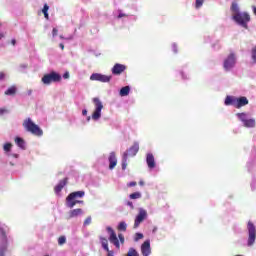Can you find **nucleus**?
I'll return each instance as SVG.
<instances>
[{
  "label": "nucleus",
  "instance_id": "nucleus-14",
  "mask_svg": "<svg viewBox=\"0 0 256 256\" xmlns=\"http://www.w3.org/2000/svg\"><path fill=\"white\" fill-rule=\"evenodd\" d=\"M141 253H142L143 256L151 255V242H149V240L145 241L141 245Z\"/></svg>",
  "mask_w": 256,
  "mask_h": 256
},
{
  "label": "nucleus",
  "instance_id": "nucleus-35",
  "mask_svg": "<svg viewBox=\"0 0 256 256\" xmlns=\"http://www.w3.org/2000/svg\"><path fill=\"white\" fill-rule=\"evenodd\" d=\"M11 147H13V144H11V143H6V144H4L3 149H4V151H5L6 153H9V151H11Z\"/></svg>",
  "mask_w": 256,
  "mask_h": 256
},
{
  "label": "nucleus",
  "instance_id": "nucleus-31",
  "mask_svg": "<svg viewBox=\"0 0 256 256\" xmlns=\"http://www.w3.org/2000/svg\"><path fill=\"white\" fill-rule=\"evenodd\" d=\"M117 229H118V231H127V223L120 222Z\"/></svg>",
  "mask_w": 256,
  "mask_h": 256
},
{
  "label": "nucleus",
  "instance_id": "nucleus-51",
  "mask_svg": "<svg viewBox=\"0 0 256 256\" xmlns=\"http://www.w3.org/2000/svg\"><path fill=\"white\" fill-rule=\"evenodd\" d=\"M74 202H76L77 205V203H83V200H74Z\"/></svg>",
  "mask_w": 256,
  "mask_h": 256
},
{
  "label": "nucleus",
  "instance_id": "nucleus-30",
  "mask_svg": "<svg viewBox=\"0 0 256 256\" xmlns=\"http://www.w3.org/2000/svg\"><path fill=\"white\" fill-rule=\"evenodd\" d=\"M142 194L141 192H134L129 195V199H141Z\"/></svg>",
  "mask_w": 256,
  "mask_h": 256
},
{
  "label": "nucleus",
  "instance_id": "nucleus-46",
  "mask_svg": "<svg viewBox=\"0 0 256 256\" xmlns=\"http://www.w3.org/2000/svg\"><path fill=\"white\" fill-rule=\"evenodd\" d=\"M107 253H108L107 256H114L113 251L109 250V248H108Z\"/></svg>",
  "mask_w": 256,
  "mask_h": 256
},
{
  "label": "nucleus",
  "instance_id": "nucleus-17",
  "mask_svg": "<svg viewBox=\"0 0 256 256\" xmlns=\"http://www.w3.org/2000/svg\"><path fill=\"white\" fill-rule=\"evenodd\" d=\"M146 163L149 169H155V156L153 154H147Z\"/></svg>",
  "mask_w": 256,
  "mask_h": 256
},
{
  "label": "nucleus",
  "instance_id": "nucleus-16",
  "mask_svg": "<svg viewBox=\"0 0 256 256\" xmlns=\"http://www.w3.org/2000/svg\"><path fill=\"white\" fill-rule=\"evenodd\" d=\"M108 161L110 170H113L115 167H117V156H115V152L110 153Z\"/></svg>",
  "mask_w": 256,
  "mask_h": 256
},
{
  "label": "nucleus",
  "instance_id": "nucleus-43",
  "mask_svg": "<svg viewBox=\"0 0 256 256\" xmlns=\"http://www.w3.org/2000/svg\"><path fill=\"white\" fill-rule=\"evenodd\" d=\"M122 17H127V14H125V13H120V14L118 15V19H122Z\"/></svg>",
  "mask_w": 256,
  "mask_h": 256
},
{
  "label": "nucleus",
  "instance_id": "nucleus-28",
  "mask_svg": "<svg viewBox=\"0 0 256 256\" xmlns=\"http://www.w3.org/2000/svg\"><path fill=\"white\" fill-rule=\"evenodd\" d=\"M42 13H43L45 19H49V5L44 4V7L42 9Z\"/></svg>",
  "mask_w": 256,
  "mask_h": 256
},
{
  "label": "nucleus",
  "instance_id": "nucleus-24",
  "mask_svg": "<svg viewBox=\"0 0 256 256\" xmlns=\"http://www.w3.org/2000/svg\"><path fill=\"white\" fill-rule=\"evenodd\" d=\"M230 9L233 15L241 14V12L239 11V5H237V2H233Z\"/></svg>",
  "mask_w": 256,
  "mask_h": 256
},
{
  "label": "nucleus",
  "instance_id": "nucleus-33",
  "mask_svg": "<svg viewBox=\"0 0 256 256\" xmlns=\"http://www.w3.org/2000/svg\"><path fill=\"white\" fill-rule=\"evenodd\" d=\"M67 243V238L65 236H60L58 238V245H65Z\"/></svg>",
  "mask_w": 256,
  "mask_h": 256
},
{
  "label": "nucleus",
  "instance_id": "nucleus-32",
  "mask_svg": "<svg viewBox=\"0 0 256 256\" xmlns=\"http://www.w3.org/2000/svg\"><path fill=\"white\" fill-rule=\"evenodd\" d=\"M127 256H139V252H137V250H135V248H130L128 250Z\"/></svg>",
  "mask_w": 256,
  "mask_h": 256
},
{
  "label": "nucleus",
  "instance_id": "nucleus-25",
  "mask_svg": "<svg viewBox=\"0 0 256 256\" xmlns=\"http://www.w3.org/2000/svg\"><path fill=\"white\" fill-rule=\"evenodd\" d=\"M244 127H247V128H253L255 127V119L251 118V119H247L245 122H244Z\"/></svg>",
  "mask_w": 256,
  "mask_h": 256
},
{
  "label": "nucleus",
  "instance_id": "nucleus-42",
  "mask_svg": "<svg viewBox=\"0 0 256 256\" xmlns=\"http://www.w3.org/2000/svg\"><path fill=\"white\" fill-rule=\"evenodd\" d=\"M137 185V182L133 181L128 183V187H135Z\"/></svg>",
  "mask_w": 256,
  "mask_h": 256
},
{
  "label": "nucleus",
  "instance_id": "nucleus-21",
  "mask_svg": "<svg viewBox=\"0 0 256 256\" xmlns=\"http://www.w3.org/2000/svg\"><path fill=\"white\" fill-rule=\"evenodd\" d=\"M100 242H101V245L103 247V250L104 251H109V241L107 240V238L101 236L100 237Z\"/></svg>",
  "mask_w": 256,
  "mask_h": 256
},
{
  "label": "nucleus",
  "instance_id": "nucleus-2",
  "mask_svg": "<svg viewBox=\"0 0 256 256\" xmlns=\"http://www.w3.org/2000/svg\"><path fill=\"white\" fill-rule=\"evenodd\" d=\"M233 21L243 27L244 29H249V21H251V15L247 12H240V14H233L232 15Z\"/></svg>",
  "mask_w": 256,
  "mask_h": 256
},
{
  "label": "nucleus",
  "instance_id": "nucleus-4",
  "mask_svg": "<svg viewBox=\"0 0 256 256\" xmlns=\"http://www.w3.org/2000/svg\"><path fill=\"white\" fill-rule=\"evenodd\" d=\"M83 197H85V191H76L70 193L66 198L67 207L73 209V207L77 205L75 199H81Z\"/></svg>",
  "mask_w": 256,
  "mask_h": 256
},
{
  "label": "nucleus",
  "instance_id": "nucleus-5",
  "mask_svg": "<svg viewBox=\"0 0 256 256\" xmlns=\"http://www.w3.org/2000/svg\"><path fill=\"white\" fill-rule=\"evenodd\" d=\"M247 229H248V247H251L255 244V239H256L255 224L249 221L247 225Z\"/></svg>",
  "mask_w": 256,
  "mask_h": 256
},
{
  "label": "nucleus",
  "instance_id": "nucleus-54",
  "mask_svg": "<svg viewBox=\"0 0 256 256\" xmlns=\"http://www.w3.org/2000/svg\"><path fill=\"white\" fill-rule=\"evenodd\" d=\"M89 119H91V117H88V121H89Z\"/></svg>",
  "mask_w": 256,
  "mask_h": 256
},
{
  "label": "nucleus",
  "instance_id": "nucleus-29",
  "mask_svg": "<svg viewBox=\"0 0 256 256\" xmlns=\"http://www.w3.org/2000/svg\"><path fill=\"white\" fill-rule=\"evenodd\" d=\"M236 116L242 123H244L247 120V113L242 112V113H237Z\"/></svg>",
  "mask_w": 256,
  "mask_h": 256
},
{
  "label": "nucleus",
  "instance_id": "nucleus-19",
  "mask_svg": "<svg viewBox=\"0 0 256 256\" xmlns=\"http://www.w3.org/2000/svg\"><path fill=\"white\" fill-rule=\"evenodd\" d=\"M67 181H68V178H64L63 180H61L58 183V185H56L54 188L55 193L59 194L60 191H63V188L65 187V185H67Z\"/></svg>",
  "mask_w": 256,
  "mask_h": 256
},
{
  "label": "nucleus",
  "instance_id": "nucleus-41",
  "mask_svg": "<svg viewBox=\"0 0 256 256\" xmlns=\"http://www.w3.org/2000/svg\"><path fill=\"white\" fill-rule=\"evenodd\" d=\"M91 224V217L86 218L84 221V225H90Z\"/></svg>",
  "mask_w": 256,
  "mask_h": 256
},
{
  "label": "nucleus",
  "instance_id": "nucleus-15",
  "mask_svg": "<svg viewBox=\"0 0 256 256\" xmlns=\"http://www.w3.org/2000/svg\"><path fill=\"white\" fill-rule=\"evenodd\" d=\"M245 105H249V99L245 96H241L236 98V109H241V107H245Z\"/></svg>",
  "mask_w": 256,
  "mask_h": 256
},
{
  "label": "nucleus",
  "instance_id": "nucleus-3",
  "mask_svg": "<svg viewBox=\"0 0 256 256\" xmlns=\"http://www.w3.org/2000/svg\"><path fill=\"white\" fill-rule=\"evenodd\" d=\"M44 85H51V83H59L61 81V74L52 71L48 74H45L42 79Z\"/></svg>",
  "mask_w": 256,
  "mask_h": 256
},
{
  "label": "nucleus",
  "instance_id": "nucleus-50",
  "mask_svg": "<svg viewBox=\"0 0 256 256\" xmlns=\"http://www.w3.org/2000/svg\"><path fill=\"white\" fill-rule=\"evenodd\" d=\"M82 115H84V116L87 115V110L86 109L82 110Z\"/></svg>",
  "mask_w": 256,
  "mask_h": 256
},
{
  "label": "nucleus",
  "instance_id": "nucleus-7",
  "mask_svg": "<svg viewBox=\"0 0 256 256\" xmlns=\"http://www.w3.org/2000/svg\"><path fill=\"white\" fill-rule=\"evenodd\" d=\"M108 233L110 234L109 236V241L112 243V245L116 246V249H121V244H119V238H117V233H115V230L111 227L106 228Z\"/></svg>",
  "mask_w": 256,
  "mask_h": 256
},
{
  "label": "nucleus",
  "instance_id": "nucleus-1",
  "mask_svg": "<svg viewBox=\"0 0 256 256\" xmlns=\"http://www.w3.org/2000/svg\"><path fill=\"white\" fill-rule=\"evenodd\" d=\"M23 127L28 133L35 135L36 137H42L43 130L39 127V125L35 124L31 118H27L23 122Z\"/></svg>",
  "mask_w": 256,
  "mask_h": 256
},
{
  "label": "nucleus",
  "instance_id": "nucleus-23",
  "mask_svg": "<svg viewBox=\"0 0 256 256\" xmlns=\"http://www.w3.org/2000/svg\"><path fill=\"white\" fill-rule=\"evenodd\" d=\"M15 143H16V145H18V147H20V149H25V140H23V138L16 137Z\"/></svg>",
  "mask_w": 256,
  "mask_h": 256
},
{
  "label": "nucleus",
  "instance_id": "nucleus-55",
  "mask_svg": "<svg viewBox=\"0 0 256 256\" xmlns=\"http://www.w3.org/2000/svg\"><path fill=\"white\" fill-rule=\"evenodd\" d=\"M14 157H17V154H15Z\"/></svg>",
  "mask_w": 256,
  "mask_h": 256
},
{
  "label": "nucleus",
  "instance_id": "nucleus-26",
  "mask_svg": "<svg viewBox=\"0 0 256 256\" xmlns=\"http://www.w3.org/2000/svg\"><path fill=\"white\" fill-rule=\"evenodd\" d=\"M127 159H129V154L124 153L122 158V170L125 171L127 169Z\"/></svg>",
  "mask_w": 256,
  "mask_h": 256
},
{
  "label": "nucleus",
  "instance_id": "nucleus-40",
  "mask_svg": "<svg viewBox=\"0 0 256 256\" xmlns=\"http://www.w3.org/2000/svg\"><path fill=\"white\" fill-rule=\"evenodd\" d=\"M58 33H59V30H57V28H53V30H52L53 37H57Z\"/></svg>",
  "mask_w": 256,
  "mask_h": 256
},
{
  "label": "nucleus",
  "instance_id": "nucleus-52",
  "mask_svg": "<svg viewBox=\"0 0 256 256\" xmlns=\"http://www.w3.org/2000/svg\"><path fill=\"white\" fill-rule=\"evenodd\" d=\"M139 185H141V186L143 187V185H145V182L140 181V182H139Z\"/></svg>",
  "mask_w": 256,
  "mask_h": 256
},
{
  "label": "nucleus",
  "instance_id": "nucleus-20",
  "mask_svg": "<svg viewBox=\"0 0 256 256\" xmlns=\"http://www.w3.org/2000/svg\"><path fill=\"white\" fill-rule=\"evenodd\" d=\"M83 214V210L81 208L73 209L69 212V219H73V217H79V215Z\"/></svg>",
  "mask_w": 256,
  "mask_h": 256
},
{
  "label": "nucleus",
  "instance_id": "nucleus-53",
  "mask_svg": "<svg viewBox=\"0 0 256 256\" xmlns=\"http://www.w3.org/2000/svg\"><path fill=\"white\" fill-rule=\"evenodd\" d=\"M155 231H157V228H154V229H153V233H155Z\"/></svg>",
  "mask_w": 256,
  "mask_h": 256
},
{
  "label": "nucleus",
  "instance_id": "nucleus-48",
  "mask_svg": "<svg viewBox=\"0 0 256 256\" xmlns=\"http://www.w3.org/2000/svg\"><path fill=\"white\" fill-rule=\"evenodd\" d=\"M59 47H60V49H62V51H63V49H65V45L63 43H60Z\"/></svg>",
  "mask_w": 256,
  "mask_h": 256
},
{
  "label": "nucleus",
  "instance_id": "nucleus-8",
  "mask_svg": "<svg viewBox=\"0 0 256 256\" xmlns=\"http://www.w3.org/2000/svg\"><path fill=\"white\" fill-rule=\"evenodd\" d=\"M145 219H147V210L140 208L134 221V229H137V227H139V225H141Z\"/></svg>",
  "mask_w": 256,
  "mask_h": 256
},
{
  "label": "nucleus",
  "instance_id": "nucleus-12",
  "mask_svg": "<svg viewBox=\"0 0 256 256\" xmlns=\"http://www.w3.org/2000/svg\"><path fill=\"white\" fill-rule=\"evenodd\" d=\"M0 233L2 236V247L0 248V256H4L7 251V234H5L4 230L0 228Z\"/></svg>",
  "mask_w": 256,
  "mask_h": 256
},
{
  "label": "nucleus",
  "instance_id": "nucleus-36",
  "mask_svg": "<svg viewBox=\"0 0 256 256\" xmlns=\"http://www.w3.org/2000/svg\"><path fill=\"white\" fill-rule=\"evenodd\" d=\"M118 238L120 243L123 245L125 243V236H123V234H118Z\"/></svg>",
  "mask_w": 256,
  "mask_h": 256
},
{
  "label": "nucleus",
  "instance_id": "nucleus-6",
  "mask_svg": "<svg viewBox=\"0 0 256 256\" xmlns=\"http://www.w3.org/2000/svg\"><path fill=\"white\" fill-rule=\"evenodd\" d=\"M93 103L95 105V111L92 114V119L97 121L101 119V111L103 110V103L99 98H93Z\"/></svg>",
  "mask_w": 256,
  "mask_h": 256
},
{
  "label": "nucleus",
  "instance_id": "nucleus-11",
  "mask_svg": "<svg viewBox=\"0 0 256 256\" xmlns=\"http://www.w3.org/2000/svg\"><path fill=\"white\" fill-rule=\"evenodd\" d=\"M232 67H235V54L233 53H231L224 61V69L226 71H229V69H232Z\"/></svg>",
  "mask_w": 256,
  "mask_h": 256
},
{
  "label": "nucleus",
  "instance_id": "nucleus-9",
  "mask_svg": "<svg viewBox=\"0 0 256 256\" xmlns=\"http://www.w3.org/2000/svg\"><path fill=\"white\" fill-rule=\"evenodd\" d=\"M112 76H107L105 74L93 73L90 76V81H100V83H109Z\"/></svg>",
  "mask_w": 256,
  "mask_h": 256
},
{
  "label": "nucleus",
  "instance_id": "nucleus-37",
  "mask_svg": "<svg viewBox=\"0 0 256 256\" xmlns=\"http://www.w3.org/2000/svg\"><path fill=\"white\" fill-rule=\"evenodd\" d=\"M140 239H143V234L142 233H136L135 234V241H139Z\"/></svg>",
  "mask_w": 256,
  "mask_h": 256
},
{
  "label": "nucleus",
  "instance_id": "nucleus-13",
  "mask_svg": "<svg viewBox=\"0 0 256 256\" xmlns=\"http://www.w3.org/2000/svg\"><path fill=\"white\" fill-rule=\"evenodd\" d=\"M124 153L128 154V157H135L139 153V142H134V144Z\"/></svg>",
  "mask_w": 256,
  "mask_h": 256
},
{
  "label": "nucleus",
  "instance_id": "nucleus-49",
  "mask_svg": "<svg viewBox=\"0 0 256 256\" xmlns=\"http://www.w3.org/2000/svg\"><path fill=\"white\" fill-rule=\"evenodd\" d=\"M173 51L174 53H177V45H173Z\"/></svg>",
  "mask_w": 256,
  "mask_h": 256
},
{
  "label": "nucleus",
  "instance_id": "nucleus-44",
  "mask_svg": "<svg viewBox=\"0 0 256 256\" xmlns=\"http://www.w3.org/2000/svg\"><path fill=\"white\" fill-rule=\"evenodd\" d=\"M63 78H64V79H69V72H65V73L63 74Z\"/></svg>",
  "mask_w": 256,
  "mask_h": 256
},
{
  "label": "nucleus",
  "instance_id": "nucleus-34",
  "mask_svg": "<svg viewBox=\"0 0 256 256\" xmlns=\"http://www.w3.org/2000/svg\"><path fill=\"white\" fill-rule=\"evenodd\" d=\"M203 3H205V0H196L195 8L196 9H201V7H203Z\"/></svg>",
  "mask_w": 256,
  "mask_h": 256
},
{
  "label": "nucleus",
  "instance_id": "nucleus-27",
  "mask_svg": "<svg viewBox=\"0 0 256 256\" xmlns=\"http://www.w3.org/2000/svg\"><path fill=\"white\" fill-rule=\"evenodd\" d=\"M17 93V87L11 86L5 91V95H15Z\"/></svg>",
  "mask_w": 256,
  "mask_h": 256
},
{
  "label": "nucleus",
  "instance_id": "nucleus-38",
  "mask_svg": "<svg viewBox=\"0 0 256 256\" xmlns=\"http://www.w3.org/2000/svg\"><path fill=\"white\" fill-rule=\"evenodd\" d=\"M9 110L7 108H0V116L5 115V113H8Z\"/></svg>",
  "mask_w": 256,
  "mask_h": 256
},
{
  "label": "nucleus",
  "instance_id": "nucleus-45",
  "mask_svg": "<svg viewBox=\"0 0 256 256\" xmlns=\"http://www.w3.org/2000/svg\"><path fill=\"white\" fill-rule=\"evenodd\" d=\"M2 79H5V73L0 72V81H2Z\"/></svg>",
  "mask_w": 256,
  "mask_h": 256
},
{
  "label": "nucleus",
  "instance_id": "nucleus-22",
  "mask_svg": "<svg viewBox=\"0 0 256 256\" xmlns=\"http://www.w3.org/2000/svg\"><path fill=\"white\" fill-rule=\"evenodd\" d=\"M129 91H131L129 86L122 87L120 89V97H127V95H129Z\"/></svg>",
  "mask_w": 256,
  "mask_h": 256
},
{
  "label": "nucleus",
  "instance_id": "nucleus-18",
  "mask_svg": "<svg viewBox=\"0 0 256 256\" xmlns=\"http://www.w3.org/2000/svg\"><path fill=\"white\" fill-rule=\"evenodd\" d=\"M224 103H225L226 106L232 105L233 107H236L237 97H235V96H226Z\"/></svg>",
  "mask_w": 256,
  "mask_h": 256
},
{
  "label": "nucleus",
  "instance_id": "nucleus-10",
  "mask_svg": "<svg viewBox=\"0 0 256 256\" xmlns=\"http://www.w3.org/2000/svg\"><path fill=\"white\" fill-rule=\"evenodd\" d=\"M112 75H121L122 73H125L127 71V66L125 64H119L116 63L112 69Z\"/></svg>",
  "mask_w": 256,
  "mask_h": 256
},
{
  "label": "nucleus",
  "instance_id": "nucleus-47",
  "mask_svg": "<svg viewBox=\"0 0 256 256\" xmlns=\"http://www.w3.org/2000/svg\"><path fill=\"white\" fill-rule=\"evenodd\" d=\"M11 44H12L13 46L17 45V40L12 39V40H11Z\"/></svg>",
  "mask_w": 256,
  "mask_h": 256
},
{
  "label": "nucleus",
  "instance_id": "nucleus-39",
  "mask_svg": "<svg viewBox=\"0 0 256 256\" xmlns=\"http://www.w3.org/2000/svg\"><path fill=\"white\" fill-rule=\"evenodd\" d=\"M126 205H127L128 207H130V209H135V206L133 205V202H131V201H127V202H126Z\"/></svg>",
  "mask_w": 256,
  "mask_h": 256
}]
</instances>
